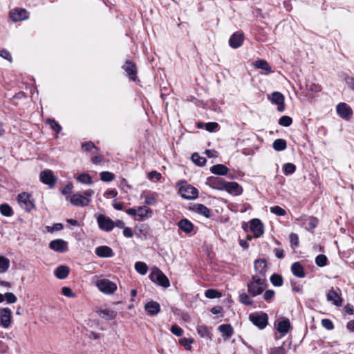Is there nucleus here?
<instances>
[{
	"instance_id": "1",
	"label": "nucleus",
	"mask_w": 354,
	"mask_h": 354,
	"mask_svg": "<svg viewBox=\"0 0 354 354\" xmlns=\"http://www.w3.org/2000/svg\"><path fill=\"white\" fill-rule=\"evenodd\" d=\"M242 229L246 234L247 241H251L252 238H259L264 233V225L259 218H252L248 223H242Z\"/></svg>"
},
{
	"instance_id": "2",
	"label": "nucleus",
	"mask_w": 354,
	"mask_h": 354,
	"mask_svg": "<svg viewBox=\"0 0 354 354\" xmlns=\"http://www.w3.org/2000/svg\"><path fill=\"white\" fill-rule=\"evenodd\" d=\"M266 287V277L255 274L248 284V292L253 297L261 295Z\"/></svg>"
},
{
	"instance_id": "3",
	"label": "nucleus",
	"mask_w": 354,
	"mask_h": 354,
	"mask_svg": "<svg viewBox=\"0 0 354 354\" xmlns=\"http://www.w3.org/2000/svg\"><path fill=\"white\" fill-rule=\"evenodd\" d=\"M17 200L20 207L28 212L35 209V200L31 194L21 192L17 195Z\"/></svg>"
},
{
	"instance_id": "4",
	"label": "nucleus",
	"mask_w": 354,
	"mask_h": 354,
	"mask_svg": "<svg viewBox=\"0 0 354 354\" xmlns=\"http://www.w3.org/2000/svg\"><path fill=\"white\" fill-rule=\"evenodd\" d=\"M181 196L187 200H194L198 198V189L191 185H187V181L183 180L178 189Z\"/></svg>"
},
{
	"instance_id": "5",
	"label": "nucleus",
	"mask_w": 354,
	"mask_h": 354,
	"mask_svg": "<svg viewBox=\"0 0 354 354\" xmlns=\"http://www.w3.org/2000/svg\"><path fill=\"white\" fill-rule=\"evenodd\" d=\"M149 278L152 281L164 288H168L170 286L167 277L158 268H155L151 271Z\"/></svg>"
},
{
	"instance_id": "6",
	"label": "nucleus",
	"mask_w": 354,
	"mask_h": 354,
	"mask_svg": "<svg viewBox=\"0 0 354 354\" xmlns=\"http://www.w3.org/2000/svg\"><path fill=\"white\" fill-rule=\"evenodd\" d=\"M251 322L260 329H263L268 325V317L265 313H254L250 315Z\"/></svg>"
},
{
	"instance_id": "7",
	"label": "nucleus",
	"mask_w": 354,
	"mask_h": 354,
	"mask_svg": "<svg viewBox=\"0 0 354 354\" xmlns=\"http://www.w3.org/2000/svg\"><path fill=\"white\" fill-rule=\"evenodd\" d=\"M96 286L98 289L103 293L111 295L117 290V285L106 279H102L97 281Z\"/></svg>"
},
{
	"instance_id": "8",
	"label": "nucleus",
	"mask_w": 354,
	"mask_h": 354,
	"mask_svg": "<svg viewBox=\"0 0 354 354\" xmlns=\"http://www.w3.org/2000/svg\"><path fill=\"white\" fill-rule=\"evenodd\" d=\"M40 180L44 185H47L49 188L55 187L57 180V176L53 174V172L50 169H45L40 173Z\"/></svg>"
},
{
	"instance_id": "9",
	"label": "nucleus",
	"mask_w": 354,
	"mask_h": 354,
	"mask_svg": "<svg viewBox=\"0 0 354 354\" xmlns=\"http://www.w3.org/2000/svg\"><path fill=\"white\" fill-rule=\"evenodd\" d=\"M268 99L273 104L277 106V110L279 112H283L285 110V97L284 95L278 91H274L270 95L268 96Z\"/></svg>"
},
{
	"instance_id": "10",
	"label": "nucleus",
	"mask_w": 354,
	"mask_h": 354,
	"mask_svg": "<svg viewBox=\"0 0 354 354\" xmlns=\"http://www.w3.org/2000/svg\"><path fill=\"white\" fill-rule=\"evenodd\" d=\"M227 181L218 176H209L207 178L205 184L216 190L224 191Z\"/></svg>"
},
{
	"instance_id": "11",
	"label": "nucleus",
	"mask_w": 354,
	"mask_h": 354,
	"mask_svg": "<svg viewBox=\"0 0 354 354\" xmlns=\"http://www.w3.org/2000/svg\"><path fill=\"white\" fill-rule=\"evenodd\" d=\"M12 323V311L8 308L0 309V326L8 328Z\"/></svg>"
},
{
	"instance_id": "12",
	"label": "nucleus",
	"mask_w": 354,
	"mask_h": 354,
	"mask_svg": "<svg viewBox=\"0 0 354 354\" xmlns=\"http://www.w3.org/2000/svg\"><path fill=\"white\" fill-rule=\"evenodd\" d=\"M97 221L99 227L106 232L112 230L115 226L113 221L104 214H100L97 216Z\"/></svg>"
},
{
	"instance_id": "13",
	"label": "nucleus",
	"mask_w": 354,
	"mask_h": 354,
	"mask_svg": "<svg viewBox=\"0 0 354 354\" xmlns=\"http://www.w3.org/2000/svg\"><path fill=\"white\" fill-rule=\"evenodd\" d=\"M336 111L338 115L346 120H348L353 115L352 109L346 103L340 102L337 105Z\"/></svg>"
},
{
	"instance_id": "14",
	"label": "nucleus",
	"mask_w": 354,
	"mask_h": 354,
	"mask_svg": "<svg viewBox=\"0 0 354 354\" xmlns=\"http://www.w3.org/2000/svg\"><path fill=\"white\" fill-rule=\"evenodd\" d=\"M122 68L125 71L131 81H136L138 71L135 63L129 59H127L126 60L124 64L122 66Z\"/></svg>"
},
{
	"instance_id": "15",
	"label": "nucleus",
	"mask_w": 354,
	"mask_h": 354,
	"mask_svg": "<svg viewBox=\"0 0 354 354\" xmlns=\"http://www.w3.org/2000/svg\"><path fill=\"white\" fill-rule=\"evenodd\" d=\"M71 203L76 207H86L89 205L91 199L80 193H75L71 196Z\"/></svg>"
},
{
	"instance_id": "16",
	"label": "nucleus",
	"mask_w": 354,
	"mask_h": 354,
	"mask_svg": "<svg viewBox=\"0 0 354 354\" xmlns=\"http://www.w3.org/2000/svg\"><path fill=\"white\" fill-rule=\"evenodd\" d=\"M10 19L15 21H21L29 17V12L24 8H16L10 12Z\"/></svg>"
},
{
	"instance_id": "17",
	"label": "nucleus",
	"mask_w": 354,
	"mask_h": 354,
	"mask_svg": "<svg viewBox=\"0 0 354 354\" xmlns=\"http://www.w3.org/2000/svg\"><path fill=\"white\" fill-rule=\"evenodd\" d=\"M275 327L277 331L284 336L290 328V322L288 318H281L276 322Z\"/></svg>"
},
{
	"instance_id": "18",
	"label": "nucleus",
	"mask_w": 354,
	"mask_h": 354,
	"mask_svg": "<svg viewBox=\"0 0 354 354\" xmlns=\"http://www.w3.org/2000/svg\"><path fill=\"white\" fill-rule=\"evenodd\" d=\"M244 40V33L243 32H236L233 33L229 39V45L232 48L240 47Z\"/></svg>"
},
{
	"instance_id": "19",
	"label": "nucleus",
	"mask_w": 354,
	"mask_h": 354,
	"mask_svg": "<svg viewBox=\"0 0 354 354\" xmlns=\"http://www.w3.org/2000/svg\"><path fill=\"white\" fill-rule=\"evenodd\" d=\"M189 209L195 213L205 216L207 218H209L211 217L210 209L203 204H193L189 206Z\"/></svg>"
},
{
	"instance_id": "20",
	"label": "nucleus",
	"mask_w": 354,
	"mask_h": 354,
	"mask_svg": "<svg viewBox=\"0 0 354 354\" xmlns=\"http://www.w3.org/2000/svg\"><path fill=\"white\" fill-rule=\"evenodd\" d=\"M224 191L234 196H239L243 193V188L236 182H227Z\"/></svg>"
},
{
	"instance_id": "21",
	"label": "nucleus",
	"mask_w": 354,
	"mask_h": 354,
	"mask_svg": "<svg viewBox=\"0 0 354 354\" xmlns=\"http://www.w3.org/2000/svg\"><path fill=\"white\" fill-rule=\"evenodd\" d=\"M145 310L149 315L156 316L160 312V306L157 301H150L145 305Z\"/></svg>"
},
{
	"instance_id": "22",
	"label": "nucleus",
	"mask_w": 354,
	"mask_h": 354,
	"mask_svg": "<svg viewBox=\"0 0 354 354\" xmlns=\"http://www.w3.org/2000/svg\"><path fill=\"white\" fill-rule=\"evenodd\" d=\"M254 269L259 277H266L267 272V263L264 259H257L254 261Z\"/></svg>"
},
{
	"instance_id": "23",
	"label": "nucleus",
	"mask_w": 354,
	"mask_h": 354,
	"mask_svg": "<svg viewBox=\"0 0 354 354\" xmlns=\"http://www.w3.org/2000/svg\"><path fill=\"white\" fill-rule=\"evenodd\" d=\"M97 313L99 316L106 320H112L117 316V312L111 308H100Z\"/></svg>"
},
{
	"instance_id": "24",
	"label": "nucleus",
	"mask_w": 354,
	"mask_h": 354,
	"mask_svg": "<svg viewBox=\"0 0 354 354\" xmlns=\"http://www.w3.org/2000/svg\"><path fill=\"white\" fill-rule=\"evenodd\" d=\"M95 254L102 258L111 257L113 256L112 249L106 245L99 246L95 249Z\"/></svg>"
},
{
	"instance_id": "25",
	"label": "nucleus",
	"mask_w": 354,
	"mask_h": 354,
	"mask_svg": "<svg viewBox=\"0 0 354 354\" xmlns=\"http://www.w3.org/2000/svg\"><path fill=\"white\" fill-rule=\"evenodd\" d=\"M210 171L217 176H226L229 169L223 164H216L210 167Z\"/></svg>"
},
{
	"instance_id": "26",
	"label": "nucleus",
	"mask_w": 354,
	"mask_h": 354,
	"mask_svg": "<svg viewBox=\"0 0 354 354\" xmlns=\"http://www.w3.org/2000/svg\"><path fill=\"white\" fill-rule=\"evenodd\" d=\"M70 269L66 266H59L54 270L55 276L59 279H64L69 274Z\"/></svg>"
},
{
	"instance_id": "27",
	"label": "nucleus",
	"mask_w": 354,
	"mask_h": 354,
	"mask_svg": "<svg viewBox=\"0 0 354 354\" xmlns=\"http://www.w3.org/2000/svg\"><path fill=\"white\" fill-rule=\"evenodd\" d=\"M327 299L333 302L336 306L342 305V299L333 288L327 293Z\"/></svg>"
},
{
	"instance_id": "28",
	"label": "nucleus",
	"mask_w": 354,
	"mask_h": 354,
	"mask_svg": "<svg viewBox=\"0 0 354 354\" xmlns=\"http://www.w3.org/2000/svg\"><path fill=\"white\" fill-rule=\"evenodd\" d=\"M178 227L184 232L188 234L194 230V224L187 218L181 219L178 223Z\"/></svg>"
},
{
	"instance_id": "29",
	"label": "nucleus",
	"mask_w": 354,
	"mask_h": 354,
	"mask_svg": "<svg viewBox=\"0 0 354 354\" xmlns=\"http://www.w3.org/2000/svg\"><path fill=\"white\" fill-rule=\"evenodd\" d=\"M291 271L297 277L304 278L306 276L304 267L299 262H295L292 264Z\"/></svg>"
},
{
	"instance_id": "30",
	"label": "nucleus",
	"mask_w": 354,
	"mask_h": 354,
	"mask_svg": "<svg viewBox=\"0 0 354 354\" xmlns=\"http://www.w3.org/2000/svg\"><path fill=\"white\" fill-rule=\"evenodd\" d=\"M254 66L256 68L265 71L267 74L273 73L271 66H270L268 62L265 59H260L255 61Z\"/></svg>"
},
{
	"instance_id": "31",
	"label": "nucleus",
	"mask_w": 354,
	"mask_h": 354,
	"mask_svg": "<svg viewBox=\"0 0 354 354\" xmlns=\"http://www.w3.org/2000/svg\"><path fill=\"white\" fill-rule=\"evenodd\" d=\"M319 220L316 217L309 216L304 220L303 224L307 230L312 231L317 226Z\"/></svg>"
},
{
	"instance_id": "32",
	"label": "nucleus",
	"mask_w": 354,
	"mask_h": 354,
	"mask_svg": "<svg viewBox=\"0 0 354 354\" xmlns=\"http://www.w3.org/2000/svg\"><path fill=\"white\" fill-rule=\"evenodd\" d=\"M211 328H208L205 325H198L196 330L198 334L203 338L212 339Z\"/></svg>"
},
{
	"instance_id": "33",
	"label": "nucleus",
	"mask_w": 354,
	"mask_h": 354,
	"mask_svg": "<svg viewBox=\"0 0 354 354\" xmlns=\"http://www.w3.org/2000/svg\"><path fill=\"white\" fill-rule=\"evenodd\" d=\"M218 330L222 333L225 339L230 338L234 333L233 328L230 324H222L219 326Z\"/></svg>"
},
{
	"instance_id": "34",
	"label": "nucleus",
	"mask_w": 354,
	"mask_h": 354,
	"mask_svg": "<svg viewBox=\"0 0 354 354\" xmlns=\"http://www.w3.org/2000/svg\"><path fill=\"white\" fill-rule=\"evenodd\" d=\"M158 194L149 192L145 196V203L147 205H156Z\"/></svg>"
},
{
	"instance_id": "35",
	"label": "nucleus",
	"mask_w": 354,
	"mask_h": 354,
	"mask_svg": "<svg viewBox=\"0 0 354 354\" xmlns=\"http://www.w3.org/2000/svg\"><path fill=\"white\" fill-rule=\"evenodd\" d=\"M138 211V216L139 217V220L142 221L145 217L150 214H152V210L146 205L140 206L137 209Z\"/></svg>"
},
{
	"instance_id": "36",
	"label": "nucleus",
	"mask_w": 354,
	"mask_h": 354,
	"mask_svg": "<svg viewBox=\"0 0 354 354\" xmlns=\"http://www.w3.org/2000/svg\"><path fill=\"white\" fill-rule=\"evenodd\" d=\"M272 147L277 151H281L286 149L287 142L284 139L279 138L273 142Z\"/></svg>"
},
{
	"instance_id": "37",
	"label": "nucleus",
	"mask_w": 354,
	"mask_h": 354,
	"mask_svg": "<svg viewBox=\"0 0 354 354\" xmlns=\"http://www.w3.org/2000/svg\"><path fill=\"white\" fill-rule=\"evenodd\" d=\"M76 180L84 185H92L93 180L91 176L87 173H82L79 174L76 178Z\"/></svg>"
},
{
	"instance_id": "38",
	"label": "nucleus",
	"mask_w": 354,
	"mask_h": 354,
	"mask_svg": "<svg viewBox=\"0 0 354 354\" xmlns=\"http://www.w3.org/2000/svg\"><path fill=\"white\" fill-rule=\"evenodd\" d=\"M0 213L6 217L12 216L14 214L12 208L8 203H3L0 205Z\"/></svg>"
},
{
	"instance_id": "39",
	"label": "nucleus",
	"mask_w": 354,
	"mask_h": 354,
	"mask_svg": "<svg viewBox=\"0 0 354 354\" xmlns=\"http://www.w3.org/2000/svg\"><path fill=\"white\" fill-rule=\"evenodd\" d=\"M191 160L195 165L199 167L204 166L207 162L205 157L199 156V154L196 152L192 155Z\"/></svg>"
},
{
	"instance_id": "40",
	"label": "nucleus",
	"mask_w": 354,
	"mask_h": 354,
	"mask_svg": "<svg viewBox=\"0 0 354 354\" xmlns=\"http://www.w3.org/2000/svg\"><path fill=\"white\" fill-rule=\"evenodd\" d=\"M296 171V166L293 163L288 162L283 166V172L286 176L294 174Z\"/></svg>"
},
{
	"instance_id": "41",
	"label": "nucleus",
	"mask_w": 354,
	"mask_h": 354,
	"mask_svg": "<svg viewBox=\"0 0 354 354\" xmlns=\"http://www.w3.org/2000/svg\"><path fill=\"white\" fill-rule=\"evenodd\" d=\"M100 180L103 182H111L115 178V174L110 171H102L100 173Z\"/></svg>"
},
{
	"instance_id": "42",
	"label": "nucleus",
	"mask_w": 354,
	"mask_h": 354,
	"mask_svg": "<svg viewBox=\"0 0 354 354\" xmlns=\"http://www.w3.org/2000/svg\"><path fill=\"white\" fill-rule=\"evenodd\" d=\"M135 269L139 274L145 275L147 272L148 267L145 263L138 261L135 264Z\"/></svg>"
},
{
	"instance_id": "43",
	"label": "nucleus",
	"mask_w": 354,
	"mask_h": 354,
	"mask_svg": "<svg viewBox=\"0 0 354 354\" xmlns=\"http://www.w3.org/2000/svg\"><path fill=\"white\" fill-rule=\"evenodd\" d=\"M10 266V261L7 258L0 256V273L8 270Z\"/></svg>"
},
{
	"instance_id": "44",
	"label": "nucleus",
	"mask_w": 354,
	"mask_h": 354,
	"mask_svg": "<svg viewBox=\"0 0 354 354\" xmlns=\"http://www.w3.org/2000/svg\"><path fill=\"white\" fill-rule=\"evenodd\" d=\"M278 123L282 127H288L292 124V119L288 115H283L279 118Z\"/></svg>"
},
{
	"instance_id": "45",
	"label": "nucleus",
	"mask_w": 354,
	"mask_h": 354,
	"mask_svg": "<svg viewBox=\"0 0 354 354\" xmlns=\"http://www.w3.org/2000/svg\"><path fill=\"white\" fill-rule=\"evenodd\" d=\"M239 297L240 302L245 306H250L253 303L248 295L244 292H241Z\"/></svg>"
},
{
	"instance_id": "46",
	"label": "nucleus",
	"mask_w": 354,
	"mask_h": 354,
	"mask_svg": "<svg viewBox=\"0 0 354 354\" xmlns=\"http://www.w3.org/2000/svg\"><path fill=\"white\" fill-rule=\"evenodd\" d=\"M48 124L50 125V128L57 133L61 132L62 128L61 125L55 121L54 119H48L47 121Z\"/></svg>"
},
{
	"instance_id": "47",
	"label": "nucleus",
	"mask_w": 354,
	"mask_h": 354,
	"mask_svg": "<svg viewBox=\"0 0 354 354\" xmlns=\"http://www.w3.org/2000/svg\"><path fill=\"white\" fill-rule=\"evenodd\" d=\"M205 295L209 299L220 298L222 295L215 289H208L205 290Z\"/></svg>"
},
{
	"instance_id": "48",
	"label": "nucleus",
	"mask_w": 354,
	"mask_h": 354,
	"mask_svg": "<svg viewBox=\"0 0 354 354\" xmlns=\"http://www.w3.org/2000/svg\"><path fill=\"white\" fill-rule=\"evenodd\" d=\"M49 248L59 253H64L68 251L67 245H49Z\"/></svg>"
},
{
	"instance_id": "49",
	"label": "nucleus",
	"mask_w": 354,
	"mask_h": 354,
	"mask_svg": "<svg viewBox=\"0 0 354 354\" xmlns=\"http://www.w3.org/2000/svg\"><path fill=\"white\" fill-rule=\"evenodd\" d=\"M270 281L274 286H281L283 284L282 277L277 274H274L271 276Z\"/></svg>"
},
{
	"instance_id": "50",
	"label": "nucleus",
	"mask_w": 354,
	"mask_h": 354,
	"mask_svg": "<svg viewBox=\"0 0 354 354\" xmlns=\"http://www.w3.org/2000/svg\"><path fill=\"white\" fill-rule=\"evenodd\" d=\"M270 212L279 216H283L286 214V209L278 205L271 207Z\"/></svg>"
},
{
	"instance_id": "51",
	"label": "nucleus",
	"mask_w": 354,
	"mask_h": 354,
	"mask_svg": "<svg viewBox=\"0 0 354 354\" xmlns=\"http://www.w3.org/2000/svg\"><path fill=\"white\" fill-rule=\"evenodd\" d=\"M306 86L307 91L312 93H318L322 90L321 86L319 84L313 82H307Z\"/></svg>"
},
{
	"instance_id": "52",
	"label": "nucleus",
	"mask_w": 354,
	"mask_h": 354,
	"mask_svg": "<svg viewBox=\"0 0 354 354\" xmlns=\"http://www.w3.org/2000/svg\"><path fill=\"white\" fill-rule=\"evenodd\" d=\"M82 148L86 152L91 151L93 149H95L96 151H99V149L91 141L83 142Z\"/></svg>"
},
{
	"instance_id": "53",
	"label": "nucleus",
	"mask_w": 354,
	"mask_h": 354,
	"mask_svg": "<svg viewBox=\"0 0 354 354\" xmlns=\"http://www.w3.org/2000/svg\"><path fill=\"white\" fill-rule=\"evenodd\" d=\"M328 259L324 254H319L315 258V263L319 267H324L327 265Z\"/></svg>"
},
{
	"instance_id": "54",
	"label": "nucleus",
	"mask_w": 354,
	"mask_h": 354,
	"mask_svg": "<svg viewBox=\"0 0 354 354\" xmlns=\"http://www.w3.org/2000/svg\"><path fill=\"white\" fill-rule=\"evenodd\" d=\"M205 129L209 132L216 131L219 128V124L215 122H209L205 124Z\"/></svg>"
},
{
	"instance_id": "55",
	"label": "nucleus",
	"mask_w": 354,
	"mask_h": 354,
	"mask_svg": "<svg viewBox=\"0 0 354 354\" xmlns=\"http://www.w3.org/2000/svg\"><path fill=\"white\" fill-rule=\"evenodd\" d=\"M179 342L186 350H191V344L194 342V339L192 338L184 337L180 339Z\"/></svg>"
},
{
	"instance_id": "56",
	"label": "nucleus",
	"mask_w": 354,
	"mask_h": 354,
	"mask_svg": "<svg viewBox=\"0 0 354 354\" xmlns=\"http://www.w3.org/2000/svg\"><path fill=\"white\" fill-rule=\"evenodd\" d=\"M119 187L125 193H127L131 189V186L129 184L127 180L124 178L120 180Z\"/></svg>"
},
{
	"instance_id": "57",
	"label": "nucleus",
	"mask_w": 354,
	"mask_h": 354,
	"mask_svg": "<svg viewBox=\"0 0 354 354\" xmlns=\"http://www.w3.org/2000/svg\"><path fill=\"white\" fill-rule=\"evenodd\" d=\"M62 293L63 295L70 298H74L76 297V295L73 292L72 289L69 287H63L62 288Z\"/></svg>"
},
{
	"instance_id": "58",
	"label": "nucleus",
	"mask_w": 354,
	"mask_h": 354,
	"mask_svg": "<svg viewBox=\"0 0 354 354\" xmlns=\"http://www.w3.org/2000/svg\"><path fill=\"white\" fill-rule=\"evenodd\" d=\"M162 176L160 173L156 171H151L148 174V178L150 180L158 181L161 178Z\"/></svg>"
},
{
	"instance_id": "59",
	"label": "nucleus",
	"mask_w": 354,
	"mask_h": 354,
	"mask_svg": "<svg viewBox=\"0 0 354 354\" xmlns=\"http://www.w3.org/2000/svg\"><path fill=\"white\" fill-rule=\"evenodd\" d=\"M4 299H6L8 304H14L17 301V298L12 292H6L4 295Z\"/></svg>"
},
{
	"instance_id": "60",
	"label": "nucleus",
	"mask_w": 354,
	"mask_h": 354,
	"mask_svg": "<svg viewBox=\"0 0 354 354\" xmlns=\"http://www.w3.org/2000/svg\"><path fill=\"white\" fill-rule=\"evenodd\" d=\"M0 57L8 60L10 63L12 62V57L10 53L6 49H1L0 50Z\"/></svg>"
},
{
	"instance_id": "61",
	"label": "nucleus",
	"mask_w": 354,
	"mask_h": 354,
	"mask_svg": "<svg viewBox=\"0 0 354 354\" xmlns=\"http://www.w3.org/2000/svg\"><path fill=\"white\" fill-rule=\"evenodd\" d=\"M63 228V225L62 223H55L52 226H47L46 227V229H47V231L48 232H55V231H59V230H61Z\"/></svg>"
},
{
	"instance_id": "62",
	"label": "nucleus",
	"mask_w": 354,
	"mask_h": 354,
	"mask_svg": "<svg viewBox=\"0 0 354 354\" xmlns=\"http://www.w3.org/2000/svg\"><path fill=\"white\" fill-rule=\"evenodd\" d=\"M171 332L178 337H180L183 335V329L178 325H173L171 328Z\"/></svg>"
},
{
	"instance_id": "63",
	"label": "nucleus",
	"mask_w": 354,
	"mask_h": 354,
	"mask_svg": "<svg viewBox=\"0 0 354 354\" xmlns=\"http://www.w3.org/2000/svg\"><path fill=\"white\" fill-rule=\"evenodd\" d=\"M269 354H286L283 346L274 347L270 349Z\"/></svg>"
},
{
	"instance_id": "64",
	"label": "nucleus",
	"mask_w": 354,
	"mask_h": 354,
	"mask_svg": "<svg viewBox=\"0 0 354 354\" xmlns=\"http://www.w3.org/2000/svg\"><path fill=\"white\" fill-rule=\"evenodd\" d=\"M322 326L328 330H332L334 328V325H333V322L328 319H322Z\"/></svg>"
}]
</instances>
